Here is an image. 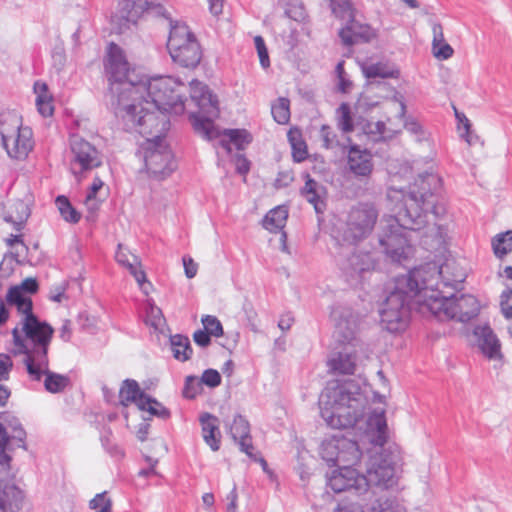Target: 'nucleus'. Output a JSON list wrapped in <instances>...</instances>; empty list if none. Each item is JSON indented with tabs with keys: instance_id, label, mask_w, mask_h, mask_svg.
<instances>
[{
	"instance_id": "f257e3e1",
	"label": "nucleus",
	"mask_w": 512,
	"mask_h": 512,
	"mask_svg": "<svg viewBox=\"0 0 512 512\" xmlns=\"http://www.w3.org/2000/svg\"><path fill=\"white\" fill-rule=\"evenodd\" d=\"M442 180L433 173L420 175L408 191L391 188L387 198L394 204L395 215L385 216L381 222L379 244L388 258L401 262L412 252L408 230L426 229L425 234L441 238L446 215V200L442 194Z\"/></svg>"
},
{
	"instance_id": "f03ea898",
	"label": "nucleus",
	"mask_w": 512,
	"mask_h": 512,
	"mask_svg": "<svg viewBox=\"0 0 512 512\" xmlns=\"http://www.w3.org/2000/svg\"><path fill=\"white\" fill-rule=\"evenodd\" d=\"M435 275L436 264L426 263L393 280L379 309L380 323L385 330L390 333L404 331L413 304L421 313H428L422 300L427 298V289H431Z\"/></svg>"
},
{
	"instance_id": "7ed1b4c3",
	"label": "nucleus",
	"mask_w": 512,
	"mask_h": 512,
	"mask_svg": "<svg viewBox=\"0 0 512 512\" xmlns=\"http://www.w3.org/2000/svg\"><path fill=\"white\" fill-rule=\"evenodd\" d=\"M465 277V272L455 261L447 260L441 266L436 265L435 279L423 300L427 312L439 321L466 323L476 318L481 310L479 300L471 294H455Z\"/></svg>"
},
{
	"instance_id": "20e7f679",
	"label": "nucleus",
	"mask_w": 512,
	"mask_h": 512,
	"mask_svg": "<svg viewBox=\"0 0 512 512\" xmlns=\"http://www.w3.org/2000/svg\"><path fill=\"white\" fill-rule=\"evenodd\" d=\"M366 381L349 379L329 381L320 394V414L326 424L333 429H346L356 426L364 417L368 397Z\"/></svg>"
},
{
	"instance_id": "39448f33",
	"label": "nucleus",
	"mask_w": 512,
	"mask_h": 512,
	"mask_svg": "<svg viewBox=\"0 0 512 512\" xmlns=\"http://www.w3.org/2000/svg\"><path fill=\"white\" fill-rule=\"evenodd\" d=\"M364 438L372 445L367 468L368 486L370 484L389 489L396 485L395 468L401 462V448L388 442V427L385 411L374 410L366 420Z\"/></svg>"
},
{
	"instance_id": "423d86ee",
	"label": "nucleus",
	"mask_w": 512,
	"mask_h": 512,
	"mask_svg": "<svg viewBox=\"0 0 512 512\" xmlns=\"http://www.w3.org/2000/svg\"><path fill=\"white\" fill-rule=\"evenodd\" d=\"M126 89L134 90L130 100L141 101L153 109H164L175 115L185 110L182 90L185 85L170 76H157L140 79L136 85L124 84Z\"/></svg>"
},
{
	"instance_id": "0eeeda50",
	"label": "nucleus",
	"mask_w": 512,
	"mask_h": 512,
	"mask_svg": "<svg viewBox=\"0 0 512 512\" xmlns=\"http://www.w3.org/2000/svg\"><path fill=\"white\" fill-rule=\"evenodd\" d=\"M115 114L122 118L126 130L138 132L149 139H156L159 135L164 140L170 128V111L153 109L141 101L128 100L115 107Z\"/></svg>"
},
{
	"instance_id": "6e6552de",
	"label": "nucleus",
	"mask_w": 512,
	"mask_h": 512,
	"mask_svg": "<svg viewBox=\"0 0 512 512\" xmlns=\"http://www.w3.org/2000/svg\"><path fill=\"white\" fill-rule=\"evenodd\" d=\"M21 324L25 337L20 335L17 327L12 330V336L18 352L25 355L24 364L37 361L41 365H46L53 328L48 323L40 321L33 312L25 315Z\"/></svg>"
},
{
	"instance_id": "1a4fd4ad",
	"label": "nucleus",
	"mask_w": 512,
	"mask_h": 512,
	"mask_svg": "<svg viewBox=\"0 0 512 512\" xmlns=\"http://www.w3.org/2000/svg\"><path fill=\"white\" fill-rule=\"evenodd\" d=\"M190 97L199 108L198 113L190 115L194 130L207 140L213 139L216 136L213 121L219 115L217 97L198 80L190 82Z\"/></svg>"
},
{
	"instance_id": "9d476101",
	"label": "nucleus",
	"mask_w": 512,
	"mask_h": 512,
	"mask_svg": "<svg viewBox=\"0 0 512 512\" xmlns=\"http://www.w3.org/2000/svg\"><path fill=\"white\" fill-rule=\"evenodd\" d=\"M105 69L110 82V92L112 95V105L121 106L130 100L134 90L126 89V83L136 85L130 73L129 63L127 62L122 49L115 43H110L105 62Z\"/></svg>"
},
{
	"instance_id": "9b49d317",
	"label": "nucleus",
	"mask_w": 512,
	"mask_h": 512,
	"mask_svg": "<svg viewBox=\"0 0 512 512\" xmlns=\"http://www.w3.org/2000/svg\"><path fill=\"white\" fill-rule=\"evenodd\" d=\"M0 135L9 157L24 160L34 147L33 132L16 114L0 115Z\"/></svg>"
},
{
	"instance_id": "f8f14e48",
	"label": "nucleus",
	"mask_w": 512,
	"mask_h": 512,
	"mask_svg": "<svg viewBox=\"0 0 512 512\" xmlns=\"http://www.w3.org/2000/svg\"><path fill=\"white\" fill-rule=\"evenodd\" d=\"M167 48L172 60L182 67L195 68L201 61V47L185 23L171 24Z\"/></svg>"
},
{
	"instance_id": "ddd939ff",
	"label": "nucleus",
	"mask_w": 512,
	"mask_h": 512,
	"mask_svg": "<svg viewBox=\"0 0 512 512\" xmlns=\"http://www.w3.org/2000/svg\"><path fill=\"white\" fill-rule=\"evenodd\" d=\"M141 149L145 167L154 178L163 179L176 169L171 149L159 136L156 139L146 138Z\"/></svg>"
},
{
	"instance_id": "4468645a",
	"label": "nucleus",
	"mask_w": 512,
	"mask_h": 512,
	"mask_svg": "<svg viewBox=\"0 0 512 512\" xmlns=\"http://www.w3.org/2000/svg\"><path fill=\"white\" fill-rule=\"evenodd\" d=\"M378 210L372 203H359L353 206L346 218L344 239L357 242L367 238L378 220Z\"/></svg>"
},
{
	"instance_id": "2eb2a0df",
	"label": "nucleus",
	"mask_w": 512,
	"mask_h": 512,
	"mask_svg": "<svg viewBox=\"0 0 512 512\" xmlns=\"http://www.w3.org/2000/svg\"><path fill=\"white\" fill-rule=\"evenodd\" d=\"M70 165L75 177L100 167L103 164L102 153L90 142L73 135L70 138Z\"/></svg>"
},
{
	"instance_id": "dca6fc26",
	"label": "nucleus",
	"mask_w": 512,
	"mask_h": 512,
	"mask_svg": "<svg viewBox=\"0 0 512 512\" xmlns=\"http://www.w3.org/2000/svg\"><path fill=\"white\" fill-rule=\"evenodd\" d=\"M322 457L330 465L352 467L360 461L362 452L357 441L342 438L324 443Z\"/></svg>"
},
{
	"instance_id": "f3484780",
	"label": "nucleus",
	"mask_w": 512,
	"mask_h": 512,
	"mask_svg": "<svg viewBox=\"0 0 512 512\" xmlns=\"http://www.w3.org/2000/svg\"><path fill=\"white\" fill-rule=\"evenodd\" d=\"M338 265L351 285L361 283L375 268V259L369 252L350 251L338 260Z\"/></svg>"
},
{
	"instance_id": "a211bd4d",
	"label": "nucleus",
	"mask_w": 512,
	"mask_h": 512,
	"mask_svg": "<svg viewBox=\"0 0 512 512\" xmlns=\"http://www.w3.org/2000/svg\"><path fill=\"white\" fill-rule=\"evenodd\" d=\"M327 485L336 493L347 491L358 496L368 493L366 476L349 466H342L332 471L327 478Z\"/></svg>"
},
{
	"instance_id": "6ab92c4d",
	"label": "nucleus",
	"mask_w": 512,
	"mask_h": 512,
	"mask_svg": "<svg viewBox=\"0 0 512 512\" xmlns=\"http://www.w3.org/2000/svg\"><path fill=\"white\" fill-rule=\"evenodd\" d=\"M7 427L0 422V466L2 470L7 473L10 469L11 457L7 454V450H11V445L14 442L17 447L26 449L25 439L26 432L22 428L21 423L15 417L11 419H4Z\"/></svg>"
},
{
	"instance_id": "aec40b11",
	"label": "nucleus",
	"mask_w": 512,
	"mask_h": 512,
	"mask_svg": "<svg viewBox=\"0 0 512 512\" xmlns=\"http://www.w3.org/2000/svg\"><path fill=\"white\" fill-rule=\"evenodd\" d=\"M149 5L148 0H119L118 8L111 16V22L118 32L122 33L137 23Z\"/></svg>"
},
{
	"instance_id": "412c9836",
	"label": "nucleus",
	"mask_w": 512,
	"mask_h": 512,
	"mask_svg": "<svg viewBox=\"0 0 512 512\" xmlns=\"http://www.w3.org/2000/svg\"><path fill=\"white\" fill-rule=\"evenodd\" d=\"M25 366L31 380L40 381L41 378L45 376L44 387L50 393H61L70 384V379L68 376L49 370L48 357H46V365H41L35 361L33 363H27Z\"/></svg>"
},
{
	"instance_id": "4be33fe9",
	"label": "nucleus",
	"mask_w": 512,
	"mask_h": 512,
	"mask_svg": "<svg viewBox=\"0 0 512 512\" xmlns=\"http://www.w3.org/2000/svg\"><path fill=\"white\" fill-rule=\"evenodd\" d=\"M230 434L238 444L241 452L245 453L251 460H257L254 454L255 447L252 444L249 422L242 416L236 415L230 426Z\"/></svg>"
},
{
	"instance_id": "5701e85b",
	"label": "nucleus",
	"mask_w": 512,
	"mask_h": 512,
	"mask_svg": "<svg viewBox=\"0 0 512 512\" xmlns=\"http://www.w3.org/2000/svg\"><path fill=\"white\" fill-rule=\"evenodd\" d=\"M347 166L356 177H369L374 166L372 154L367 149L352 145L347 155Z\"/></svg>"
},
{
	"instance_id": "b1692460",
	"label": "nucleus",
	"mask_w": 512,
	"mask_h": 512,
	"mask_svg": "<svg viewBox=\"0 0 512 512\" xmlns=\"http://www.w3.org/2000/svg\"><path fill=\"white\" fill-rule=\"evenodd\" d=\"M342 42L347 45H353L359 42H369L375 36V30L367 24H362L353 17L339 31Z\"/></svg>"
},
{
	"instance_id": "393cba45",
	"label": "nucleus",
	"mask_w": 512,
	"mask_h": 512,
	"mask_svg": "<svg viewBox=\"0 0 512 512\" xmlns=\"http://www.w3.org/2000/svg\"><path fill=\"white\" fill-rule=\"evenodd\" d=\"M473 334L477 338V345L484 356L491 360L502 358L500 342L490 326H476Z\"/></svg>"
},
{
	"instance_id": "a878e982",
	"label": "nucleus",
	"mask_w": 512,
	"mask_h": 512,
	"mask_svg": "<svg viewBox=\"0 0 512 512\" xmlns=\"http://www.w3.org/2000/svg\"><path fill=\"white\" fill-rule=\"evenodd\" d=\"M0 466V478L7 476ZM24 494L15 485L3 484L0 482V512H16L21 509Z\"/></svg>"
},
{
	"instance_id": "bb28decb",
	"label": "nucleus",
	"mask_w": 512,
	"mask_h": 512,
	"mask_svg": "<svg viewBox=\"0 0 512 512\" xmlns=\"http://www.w3.org/2000/svg\"><path fill=\"white\" fill-rule=\"evenodd\" d=\"M304 178L305 185L300 190L301 196L314 206V209L317 213H322L325 207V187L321 183L311 178L309 174H305Z\"/></svg>"
},
{
	"instance_id": "cd10ccee",
	"label": "nucleus",
	"mask_w": 512,
	"mask_h": 512,
	"mask_svg": "<svg viewBox=\"0 0 512 512\" xmlns=\"http://www.w3.org/2000/svg\"><path fill=\"white\" fill-rule=\"evenodd\" d=\"M199 421L202 427V436L205 443L212 451H218L221 443L218 418L210 413H204L200 416Z\"/></svg>"
},
{
	"instance_id": "c85d7f7f",
	"label": "nucleus",
	"mask_w": 512,
	"mask_h": 512,
	"mask_svg": "<svg viewBox=\"0 0 512 512\" xmlns=\"http://www.w3.org/2000/svg\"><path fill=\"white\" fill-rule=\"evenodd\" d=\"M116 261L127 268L133 275L141 289H144V283L146 282V274L141 268V263L138 257L130 253L121 244L118 245V250L115 255Z\"/></svg>"
},
{
	"instance_id": "c756f323",
	"label": "nucleus",
	"mask_w": 512,
	"mask_h": 512,
	"mask_svg": "<svg viewBox=\"0 0 512 512\" xmlns=\"http://www.w3.org/2000/svg\"><path fill=\"white\" fill-rule=\"evenodd\" d=\"M356 352L341 351L334 354L328 361L329 368L338 374H354L357 366Z\"/></svg>"
},
{
	"instance_id": "7c9ffc66",
	"label": "nucleus",
	"mask_w": 512,
	"mask_h": 512,
	"mask_svg": "<svg viewBox=\"0 0 512 512\" xmlns=\"http://www.w3.org/2000/svg\"><path fill=\"white\" fill-rule=\"evenodd\" d=\"M147 396L140 390L138 383L131 379H126L119 391L120 403L124 406L135 403L140 408V400L146 399Z\"/></svg>"
},
{
	"instance_id": "2f4dec72",
	"label": "nucleus",
	"mask_w": 512,
	"mask_h": 512,
	"mask_svg": "<svg viewBox=\"0 0 512 512\" xmlns=\"http://www.w3.org/2000/svg\"><path fill=\"white\" fill-rule=\"evenodd\" d=\"M34 92L36 94V106L43 117H49L53 114L54 106L52 96L48 91V86L44 82L36 81L34 83Z\"/></svg>"
},
{
	"instance_id": "473e14b6",
	"label": "nucleus",
	"mask_w": 512,
	"mask_h": 512,
	"mask_svg": "<svg viewBox=\"0 0 512 512\" xmlns=\"http://www.w3.org/2000/svg\"><path fill=\"white\" fill-rule=\"evenodd\" d=\"M6 302L17 308V311L23 316L32 313L33 303L29 296L25 295L18 286L11 287L6 295Z\"/></svg>"
},
{
	"instance_id": "72a5a7b5",
	"label": "nucleus",
	"mask_w": 512,
	"mask_h": 512,
	"mask_svg": "<svg viewBox=\"0 0 512 512\" xmlns=\"http://www.w3.org/2000/svg\"><path fill=\"white\" fill-rule=\"evenodd\" d=\"M288 141L292 148V156L295 162H302L308 156L307 145L302 138L301 130L294 127L287 133Z\"/></svg>"
},
{
	"instance_id": "f704fd0d",
	"label": "nucleus",
	"mask_w": 512,
	"mask_h": 512,
	"mask_svg": "<svg viewBox=\"0 0 512 512\" xmlns=\"http://www.w3.org/2000/svg\"><path fill=\"white\" fill-rule=\"evenodd\" d=\"M170 346L173 357L181 362L187 361L192 355L190 340L187 336L176 334L170 337Z\"/></svg>"
},
{
	"instance_id": "c9c22d12",
	"label": "nucleus",
	"mask_w": 512,
	"mask_h": 512,
	"mask_svg": "<svg viewBox=\"0 0 512 512\" xmlns=\"http://www.w3.org/2000/svg\"><path fill=\"white\" fill-rule=\"evenodd\" d=\"M288 211L281 206L270 210L263 219V227L272 232H279L286 223Z\"/></svg>"
},
{
	"instance_id": "e433bc0d",
	"label": "nucleus",
	"mask_w": 512,
	"mask_h": 512,
	"mask_svg": "<svg viewBox=\"0 0 512 512\" xmlns=\"http://www.w3.org/2000/svg\"><path fill=\"white\" fill-rule=\"evenodd\" d=\"M225 136L228 137L229 142L221 140L220 144L227 152L231 151L230 143L234 144L236 149L242 150L252 141L251 134L245 129L226 130Z\"/></svg>"
},
{
	"instance_id": "4c0bfd02",
	"label": "nucleus",
	"mask_w": 512,
	"mask_h": 512,
	"mask_svg": "<svg viewBox=\"0 0 512 512\" xmlns=\"http://www.w3.org/2000/svg\"><path fill=\"white\" fill-rule=\"evenodd\" d=\"M370 512H404V507L396 497L382 495L372 503Z\"/></svg>"
},
{
	"instance_id": "58836bf2",
	"label": "nucleus",
	"mask_w": 512,
	"mask_h": 512,
	"mask_svg": "<svg viewBox=\"0 0 512 512\" xmlns=\"http://www.w3.org/2000/svg\"><path fill=\"white\" fill-rule=\"evenodd\" d=\"M492 248L497 258H503L512 251V230L497 234L492 239Z\"/></svg>"
},
{
	"instance_id": "ea45409f",
	"label": "nucleus",
	"mask_w": 512,
	"mask_h": 512,
	"mask_svg": "<svg viewBox=\"0 0 512 512\" xmlns=\"http://www.w3.org/2000/svg\"><path fill=\"white\" fill-rule=\"evenodd\" d=\"M140 410L147 411L152 416L168 419L170 417V411L156 399L147 396L146 399L140 400Z\"/></svg>"
},
{
	"instance_id": "a19ab883",
	"label": "nucleus",
	"mask_w": 512,
	"mask_h": 512,
	"mask_svg": "<svg viewBox=\"0 0 512 512\" xmlns=\"http://www.w3.org/2000/svg\"><path fill=\"white\" fill-rule=\"evenodd\" d=\"M338 128L344 133L354 130V123L351 116V108L348 103H342L336 110Z\"/></svg>"
},
{
	"instance_id": "79ce46f5",
	"label": "nucleus",
	"mask_w": 512,
	"mask_h": 512,
	"mask_svg": "<svg viewBox=\"0 0 512 512\" xmlns=\"http://www.w3.org/2000/svg\"><path fill=\"white\" fill-rule=\"evenodd\" d=\"M273 119L278 124H287L290 120V101L287 98L280 97L271 107Z\"/></svg>"
},
{
	"instance_id": "37998d69",
	"label": "nucleus",
	"mask_w": 512,
	"mask_h": 512,
	"mask_svg": "<svg viewBox=\"0 0 512 512\" xmlns=\"http://www.w3.org/2000/svg\"><path fill=\"white\" fill-rule=\"evenodd\" d=\"M330 6L333 14L346 22L355 17V9L350 0H330Z\"/></svg>"
},
{
	"instance_id": "c03bdc74",
	"label": "nucleus",
	"mask_w": 512,
	"mask_h": 512,
	"mask_svg": "<svg viewBox=\"0 0 512 512\" xmlns=\"http://www.w3.org/2000/svg\"><path fill=\"white\" fill-rule=\"evenodd\" d=\"M56 205L62 216V218L70 223H77L81 216L75 208L71 205L69 200L65 196H58L56 198Z\"/></svg>"
},
{
	"instance_id": "a18cd8bd",
	"label": "nucleus",
	"mask_w": 512,
	"mask_h": 512,
	"mask_svg": "<svg viewBox=\"0 0 512 512\" xmlns=\"http://www.w3.org/2000/svg\"><path fill=\"white\" fill-rule=\"evenodd\" d=\"M319 137L322 142V147L325 149H333L338 145L337 135L333 129L328 125H322L319 131Z\"/></svg>"
},
{
	"instance_id": "49530a36",
	"label": "nucleus",
	"mask_w": 512,
	"mask_h": 512,
	"mask_svg": "<svg viewBox=\"0 0 512 512\" xmlns=\"http://www.w3.org/2000/svg\"><path fill=\"white\" fill-rule=\"evenodd\" d=\"M202 324L204 326V330L208 332L211 336L220 337L223 335L222 324L215 316H204L202 318Z\"/></svg>"
},
{
	"instance_id": "de8ad7c7",
	"label": "nucleus",
	"mask_w": 512,
	"mask_h": 512,
	"mask_svg": "<svg viewBox=\"0 0 512 512\" xmlns=\"http://www.w3.org/2000/svg\"><path fill=\"white\" fill-rule=\"evenodd\" d=\"M147 323L156 330L161 329L165 324V318L161 309L155 305H150L147 310Z\"/></svg>"
},
{
	"instance_id": "09e8293b",
	"label": "nucleus",
	"mask_w": 512,
	"mask_h": 512,
	"mask_svg": "<svg viewBox=\"0 0 512 512\" xmlns=\"http://www.w3.org/2000/svg\"><path fill=\"white\" fill-rule=\"evenodd\" d=\"M91 509L96 512H111L112 502L106 497V492L97 494L89 503Z\"/></svg>"
},
{
	"instance_id": "8fccbe9b",
	"label": "nucleus",
	"mask_w": 512,
	"mask_h": 512,
	"mask_svg": "<svg viewBox=\"0 0 512 512\" xmlns=\"http://www.w3.org/2000/svg\"><path fill=\"white\" fill-rule=\"evenodd\" d=\"M363 73L366 78H388L391 76V73L381 63L370 64L363 67Z\"/></svg>"
},
{
	"instance_id": "3c124183",
	"label": "nucleus",
	"mask_w": 512,
	"mask_h": 512,
	"mask_svg": "<svg viewBox=\"0 0 512 512\" xmlns=\"http://www.w3.org/2000/svg\"><path fill=\"white\" fill-rule=\"evenodd\" d=\"M15 206L16 209L21 212L20 216L18 217V220H14L12 215H7L5 216V221L13 223L15 225V228L17 230H20L24 222L28 219L30 212L27 205L22 201L17 202Z\"/></svg>"
},
{
	"instance_id": "603ef678",
	"label": "nucleus",
	"mask_w": 512,
	"mask_h": 512,
	"mask_svg": "<svg viewBox=\"0 0 512 512\" xmlns=\"http://www.w3.org/2000/svg\"><path fill=\"white\" fill-rule=\"evenodd\" d=\"M201 390V382L195 376H187L185 380V386L183 389L184 397L193 399Z\"/></svg>"
},
{
	"instance_id": "864d4df0",
	"label": "nucleus",
	"mask_w": 512,
	"mask_h": 512,
	"mask_svg": "<svg viewBox=\"0 0 512 512\" xmlns=\"http://www.w3.org/2000/svg\"><path fill=\"white\" fill-rule=\"evenodd\" d=\"M404 128L411 135L415 136L417 141H422L426 138V132L423 126L416 119H407L404 123Z\"/></svg>"
},
{
	"instance_id": "5fc2aeb1",
	"label": "nucleus",
	"mask_w": 512,
	"mask_h": 512,
	"mask_svg": "<svg viewBox=\"0 0 512 512\" xmlns=\"http://www.w3.org/2000/svg\"><path fill=\"white\" fill-rule=\"evenodd\" d=\"M455 116L458 121V130L460 132L461 137H463L468 144L472 143L470 138V129L471 124L469 119L465 116V114L455 111Z\"/></svg>"
},
{
	"instance_id": "6e6d98bb",
	"label": "nucleus",
	"mask_w": 512,
	"mask_h": 512,
	"mask_svg": "<svg viewBox=\"0 0 512 512\" xmlns=\"http://www.w3.org/2000/svg\"><path fill=\"white\" fill-rule=\"evenodd\" d=\"M199 381L208 387L214 388L220 385L221 375L217 370L207 369L203 372L201 380Z\"/></svg>"
},
{
	"instance_id": "4d7b16f0",
	"label": "nucleus",
	"mask_w": 512,
	"mask_h": 512,
	"mask_svg": "<svg viewBox=\"0 0 512 512\" xmlns=\"http://www.w3.org/2000/svg\"><path fill=\"white\" fill-rule=\"evenodd\" d=\"M255 47L260 59V63L262 67L266 68L269 66V56L268 51L264 42V39L261 36H256L254 38Z\"/></svg>"
},
{
	"instance_id": "13d9d810",
	"label": "nucleus",
	"mask_w": 512,
	"mask_h": 512,
	"mask_svg": "<svg viewBox=\"0 0 512 512\" xmlns=\"http://www.w3.org/2000/svg\"><path fill=\"white\" fill-rule=\"evenodd\" d=\"M501 310L507 319H512V289H507L501 294Z\"/></svg>"
},
{
	"instance_id": "bf43d9fd",
	"label": "nucleus",
	"mask_w": 512,
	"mask_h": 512,
	"mask_svg": "<svg viewBox=\"0 0 512 512\" xmlns=\"http://www.w3.org/2000/svg\"><path fill=\"white\" fill-rule=\"evenodd\" d=\"M12 366L13 363L10 356L7 354H0V381L8 380Z\"/></svg>"
},
{
	"instance_id": "052dcab7",
	"label": "nucleus",
	"mask_w": 512,
	"mask_h": 512,
	"mask_svg": "<svg viewBox=\"0 0 512 512\" xmlns=\"http://www.w3.org/2000/svg\"><path fill=\"white\" fill-rule=\"evenodd\" d=\"M286 15L295 20V21H301L305 17V10L301 4L297 3H291L288 5L285 11Z\"/></svg>"
},
{
	"instance_id": "680f3d73",
	"label": "nucleus",
	"mask_w": 512,
	"mask_h": 512,
	"mask_svg": "<svg viewBox=\"0 0 512 512\" xmlns=\"http://www.w3.org/2000/svg\"><path fill=\"white\" fill-rule=\"evenodd\" d=\"M433 48V54L438 59H449L453 55V48L446 42L443 41L442 43H439V46L432 47Z\"/></svg>"
},
{
	"instance_id": "e2e57ef3",
	"label": "nucleus",
	"mask_w": 512,
	"mask_h": 512,
	"mask_svg": "<svg viewBox=\"0 0 512 512\" xmlns=\"http://www.w3.org/2000/svg\"><path fill=\"white\" fill-rule=\"evenodd\" d=\"M431 27L433 33L432 47H437L439 43L445 41L443 27L436 21H431Z\"/></svg>"
},
{
	"instance_id": "0e129e2a",
	"label": "nucleus",
	"mask_w": 512,
	"mask_h": 512,
	"mask_svg": "<svg viewBox=\"0 0 512 512\" xmlns=\"http://www.w3.org/2000/svg\"><path fill=\"white\" fill-rule=\"evenodd\" d=\"M183 265L185 270V275L187 278L191 279L194 278L197 274L198 265L194 262V260L191 257L184 256L183 257Z\"/></svg>"
},
{
	"instance_id": "69168bd1",
	"label": "nucleus",
	"mask_w": 512,
	"mask_h": 512,
	"mask_svg": "<svg viewBox=\"0 0 512 512\" xmlns=\"http://www.w3.org/2000/svg\"><path fill=\"white\" fill-rule=\"evenodd\" d=\"M210 337L211 335L205 330H197L193 334V339L195 343L201 347H206L210 344Z\"/></svg>"
},
{
	"instance_id": "338daca9",
	"label": "nucleus",
	"mask_w": 512,
	"mask_h": 512,
	"mask_svg": "<svg viewBox=\"0 0 512 512\" xmlns=\"http://www.w3.org/2000/svg\"><path fill=\"white\" fill-rule=\"evenodd\" d=\"M101 204V200L98 197L86 196L84 200V205L86 206L88 212L90 214H95Z\"/></svg>"
},
{
	"instance_id": "774afa93",
	"label": "nucleus",
	"mask_w": 512,
	"mask_h": 512,
	"mask_svg": "<svg viewBox=\"0 0 512 512\" xmlns=\"http://www.w3.org/2000/svg\"><path fill=\"white\" fill-rule=\"evenodd\" d=\"M334 512H364L362 505L358 503H352L349 505L339 504Z\"/></svg>"
}]
</instances>
